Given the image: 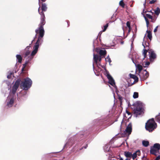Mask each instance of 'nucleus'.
<instances>
[{
	"mask_svg": "<svg viewBox=\"0 0 160 160\" xmlns=\"http://www.w3.org/2000/svg\"><path fill=\"white\" fill-rule=\"evenodd\" d=\"M35 32L36 34H38V40L34 46L35 48V51L38 49L40 45H41L43 42V37L44 35L45 31L43 27H39L36 29Z\"/></svg>",
	"mask_w": 160,
	"mask_h": 160,
	"instance_id": "obj_1",
	"label": "nucleus"
},
{
	"mask_svg": "<svg viewBox=\"0 0 160 160\" xmlns=\"http://www.w3.org/2000/svg\"><path fill=\"white\" fill-rule=\"evenodd\" d=\"M134 108L133 109L135 117H137L143 113L144 104L140 101H138L134 104Z\"/></svg>",
	"mask_w": 160,
	"mask_h": 160,
	"instance_id": "obj_2",
	"label": "nucleus"
},
{
	"mask_svg": "<svg viewBox=\"0 0 160 160\" xmlns=\"http://www.w3.org/2000/svg\"><path fill=\"white\" fill-rule=\"evenodd\" d=\"M32 81L28 77L24 78L23 80L21 81L20 86L21 88L25 91L28 90L32 86Z\"/></svg>",
	"mask_w": 160,
	"mask_h": 160,
	"instance_id": "obj_3",
	"label": "nucleus"
},
{
	"mask_svg": "<svg viewBox=\"0 0 160 160\" xmlns=\"http://www.w3.org/2000/svg\"><path fill=\"white\" fill-rule=\"evenodd\" d=\"M157 127L153 118H152L148 121L145 124L146 130L149 132H152Z\"/></svg>",
	"mask_w": 160,
	"mask_h": 160,
	"instance_id": "obj_4",
	"label": "nucleus"
},
{
	"mask_svg": "<svg viewBox=\"0 0 160 160\" xmlns=\"http://www.w3.org/2000/svg\"><path fill=\"white\" fill-rule=\"evenodd\" d=\"M16 97L17 96L15 95L9 94L5 102L6 106L8 107H12L13 105Z\"/></svg>",
	"mask_w": 160,
	"mask_h": 160,
	"instance_id": "obj_5",
	"label": "nucleus"
},
{
	"mask_svg": "<svg viewBox=\"0 0 160 160\" xmlns=\"http://www.w3.org/2000/svg\"><path fill=\"white\" fill-rule=\"evenodd\" d=\"M20 82L21 80L19 79H18L16 80L12 87V89L10 90L9 94L15 95L17 89L18 88L19 86L20 85Z\"/></svg>",
	"mask_w": 160,
	"mask_h": 160,
	"instance_id": "obj_6",
	"label": "nucleus"
},
{
	"mask_svg": "<svg viewBox=\"0 0 160 160\" xmlns=\"http://www.w3.org/2000/svg\"><path fill=\"white\" fill-rule=\"evenodd\" d=\"M149 53V59L150 62H153L156 59L157 55L154 50L149 49L148 52Z\"/></svg>",
	"mask_w": 160,
	"mask_h": 160,
	"instance_id": "obj_7",
	"label": "nucleus"
},
{
	"mask_svg": "<svg viewBox=\"0 0 160 160\" xmlns=\"http://www.w3.org/2000/svg\"><path fill=\"white\" fill-rule=\"evenodd\" d=\"M149 75V73L146 70L142 71L139 73V76L140 77L141 80L144 81L146 79Z\"/></svg>",
	"mask_w": 160,
	"mask_h": 160,
	"instance_id": "obj_8",
	"label": "nucleus"
},
{
	"mask_svg": "<svg viewBox=\"0 0 160 160\" xmlns=\"http://www.w3.org/2000/svg\"><path fill=\"white\" fill-rule=\"evenodd\" d=\"M33 50L32 51L31 54L27 58H25L26 60L25 61V64L27 65V64L29 62L32 60L34 56L38 52V49H37V50L35 51V48H33Z\"/></svg>",
	"mask_w": 160,
	"mask_h": 160,
	"instance_id": "obj_9",
	"label": "nucleus"
},
{
	"mask_svg": "<svg viewBox=\"0 0 160 160\" xmlns=\"http://www.w3.org/2000/svg\"><path fill=\"white\" fill-rule=\"evenodd\" d=\"M106 74L107 78L109 80L108 83L113 87H114L116 89H117V87L115 85V81L112 77L109 74L108 72H107Z\"/></svg>",
	"mask_w": 160,
	"mask_h": 160,
	"instance_id": "obj_10",
	"label": "nucleus"
},
{
	"mask_svg": "<svg viewBox=\"0 0 160 160\" xmlns=\"http://www.w3.org/2000/svg\"><path fill=\"white\" fill-rule=\"evenodd\" d=\"M39 14L41 15V18L40 22L38 26L43 27V26L46 23L44 14L43 12H39Z\"/></svg>",
	"mask_w": 160,
	"mask_h": 160,
	"instance_id": "obj_11",
	"label": "nucleus"
},
{
	"mask_svg": "<svg viewBox=\"0 0 160 160\" xmlns=\"http://www.w3.org/2000/svg\"><path fill=\"white\" fill-rule=\"evenodd\" d=\"M75 136L70 138L67 142L66 143L64 146V148L66 146H71L74 144V142L76 139Z\"/></svg>",
	"mask_w": 160,
	"mask_h": 160,
	"instance_id": "obj_12",
	"label": "nucleus"
},
{
	"mask_svg": "<svg viewBox=\"0 0 160 160\" xmlns=\"http://www.w3.org/2000/svg\"><path fill=\"white\" fill-rule=\"evenodd\" d=\"M132 130V125L131 123H129L126 129L124 132L125 133L130 134Z\"/></svg>",
	"mask_w": 160,
	"mask_h": 160,
	"instance_id": "obj_13",
	"label": "nucleus"
},
{
	"mask_svg": "<svg viewBox=\"0 0 160 160\" xmlns=\"http://www.w3.org/2000/svg\"><path fill=\"white\" fill-rule=\"evenodd\" d=\"M27 94V92L25 91H21L20 92V94L21 95V97L20 98L19 97H18V94H17V96L18 97V99H19V100H24V98H23V97H25Z\"/></svg>",
	"mask_w": 160,
	"mask_h": 160,
	"instance_id": "obj_14",
	"label": "nucleus"
},
{
	"mask_svg": "<svg viewBox=\"0 0 160 160\" xmlns=\"http://www.w3.org/2000/svg\"><path fill=\"white\" fill-rule=\"evenodd\" d=\"M124 156L127 158L131 159L132 154L131 152H129L125 151L124 152Z\"/></svg>",
	"mask_w": 160,
	"mask_h": 160,
	"instance_id": "obj_15",
	"label": "nucleus"
},
{
	"mask_svg": "<svg viewBox=\"0 0 160 160\" xmlns=\"http://www.w3.org/2000/svg\"><path fill=\"white\" fill-rule=\"evenodd\" d=\"M142 45L144 47V49L143 50V52H142V55L143 56V58L142 59V60H143L145 59V58L146 57L147 54L148 52V50H147V49H145V47L144 44H143V43L142 44Z\"/></svg>",
	"mask_w": 160,
	"mask_h": 160,
	"instance_id": "obj_16",
	"label": "nucleus"
},
{
	"mask_svg": "<svg viewBox=\"0 0 160 160\" xmlns=\"http://www.w3.org/2000/svg\"><path fill=\"white\" fill-rule=\"evenodd\" d=\"M16 59L17 61L20 63H21L22 61V58L21 55L17 54L16 55Z\"/></svg>",
	"mask_w": 160,
	"mask_h": 160,
	"instance_id": "obj_17",
	"label": "nucleus"
},
{
	"mask_svg": "<svg viewBox=\"0 0 160 160\" xmlns=\"http://www.w3.org/2000/svg\"><path fill=\"white\" fill-rule=\"evenodd\" d=\"M93 61L94 62L96 63L97 64L98 59L99 58V56L97 54H93Z\"/></svg>",
	"mask_w": 160,
	"mask_h": 160,
	"instance_id": "obj_18",
	"label": "nucleus"
},
{
	"mask_svg": "<svg viewBox=\"0 0 160 160\" xmlns=\"http://www.w3.org/2000/svg\"><path fill=\"white\" fill-rule=\"evenodd\" d=\"M129 76L131 78H133V79H134V82H138V77L136 76L135 75L133 74H132L130 73L129 74Z\"/></svg>",
	"mask_w": 160,
	"mask_h": 160,
	"instance_id": "obj_19",
	"label": "nucleus"
},
{
	"mask_svg": "<svg viewBox=\"0 0 160 160\" xmlns=\"http://www.w3.org/2000/svg\"><path fill=\"white\" fill-rule=\"evenodd\" d=\"M140 154V151L139 150L135 152H134L132 156V157L134 160L137 157V155H139Z\"/></svg>",
	"mask_w": 160,
	"mask_h": 160,
	"instance_id": "obj_20",
	"label": "nucleus"
},
{
	"mask_svg": "<svg viewBox=\"0 0 160 160\" xmlns=\"http://www.w3.org/2000/svg\"><path fill=\"white\" fill-rule=\"evenodd\" d=\"M103 149L105 152H108L110 150V147L109 145L106 144L104 147Z\"/></svg>",
	"mask_w": 160,
	"mask_h": 160,
	"instance_id": "obj_21",
	"label": "nucleus"
},
{
	"mask_svg": "<svg viewBox=\"0 0 160 160\" xmlns=\"http://www.w3.org/2000/svg\"><path fill=\"white\" fill-rule=\"evenodd\" d=\"M107 52L104 49L100 50L99 51V54L100 56H104L106 54Z\"/></svg>",
	"mask_w": 160,
	"mask_h": 160,
	"instance_id": "obj_22",
	"label": "nucleus"
},
{
	"mask_svg": "<svg viewBox=\"0 0 160 160\" xmlns=\"http://www.w3.org/2000/svg\"><path fill=\"white\" fill-rule=\"evenodd\" d=\"M158 151L153 148H152L150 149V153L151 154L156 155Z\"/></svg>",
	"mask_w": 160,
	"mask_h": 160,
	"instance_id": "obj_23",
	"label": "nucleus"
},
{
	"mask_svg": "<svg viewBox=\"0 0 160 160\" xmlns=\"http://www.w3.org/2000/svg\"><path fill=\"white\" fill-rule=\"evenodd\" d=\"M153 148L158 151L160 149V144L158 143H156L154 144Z\"/></svg>",
	"mask_w": 160,
	"mask_h": 160,
	"instance_id": "obj_24",
	"label": "nucleus"
},
{
	"mask_svg": "<svg viewBox=\"0 0 160 160\" xmlns=\"http://www.w3.org/2000/svg\"><path fill=\"white\" fill-rule=\"evenodd\" d=\"M13 72L11 71H9L7 72V78L8 79L11 78L12 77V76H13Z\"/></svg>",
	"mask_w": 160,
	"mask_h": 160,
	"instance_id": "obj_25",
	"label": "nucleus"
},
{
	"mask_svg": "<svg viewBox=\"0 0 160 160\" xmlns=\"http://www.w3.org/2000/svg\"><path fill=\"white\" fill-rule=\"evenodd\" d=\"M109 160H122V158H121L120 156L117 157H114L111 158H109Z\"/></svg>",
	"mask_w": 160,
	"mask_h": 160,
	"instance_id": "obj_26",
	"label": "nucleus"
},
{
	"mask_svg": "<svg viewBox=\"0 0 160 160\" xmlns=\"http://www.w3.org/2000/svg\"><path fill=\"white\" fill-rule=\"evenodd\" d=\"M136 67L137 68V69L139 73H140L142 72V66L140 64H137L136 66Z\"/></svg>",
	"mask_w": 160,
	"mask_h": 160,
	"instance_id": "obj_27",
	"label": "nucleus"
},
{
	"mask_svg": "<svg viewBox=\"0 0 160 160\" xmlns=\"http://www.w3.org/2000/svg\"><path fill=\"white\" fill-rule=\"evenodd\" d=\"M41 8L42 11V12L46 11L47 8L46 4L45 3H42Z\"/></svg>",
	"mask_w": 160,
	"mask_h": 160,
	"instance_id": "obj_28",
	"label": "nucleus"
},
{
	"mask_svg": "<svg viewBox=\"0 0 160 160\" xmlns=\"http://www.w3.org/2000/svg\"><path fill=\"white\" fill-rule=\"evenodd\" d=\"M149 142L147 141L143 140L142 141V144L143 146L147 147L149 145Z\"/></svg>",
	"mask_w": 160,
	"mask_h": 160,
	"instance_id": "obj_29",
	"label": "nucleus"
},
{
	"mask_svg": "<svg viewBox=\"0 0 160 160\" xmlns=\"http://www.w3.org/2000/svg\"><path fill=\"white\" fill-rule=\"evenodd\" d=\"M147 32L148 33V38L150 40H151L152 37L151 32L150 31H148V30L147 31Z\"/></svg>",
	"mask_w": 160,
	"mask_h": 160,
	"instance_id": "obj_30",
	"label": "nucleus"
},
{
	"mask_svg": "<svg viewBox=\"0 0 160 160\" xmlns=\"http://www.w3.org/2000/svg\"><path fill=\"white\" fill-rule=\"evenodd\" d=\"M155 14L158 15L160 13V9L159 7H157L156 9L154 11Z\"/></svg>",
	"mask_w": 160,
	"mask_h": 160,
	"instance_id": "obj_31",
	"label": "nucleus"
},
{
	"mask_svg": "<svg viewBox=\"0 0 160 160\" xmlns=\"http://www.w3.org/2000/svg\"><path fill=\"white\" fill-rule=\"evenodd\" d=\"M138 97V92H135L133 93V97L134 98H136Z\"/></svg>",
	"mask_w": 160,
	"mask_h": 160,
	"instance_id": "obj_32",
	"label": "nucleus"
},
{
	"mask_svg": "<svg viewBox=\"0 0 160 160\" xmlns=\"http://www.w3.org/2000/svg\"><path fill=\"white\" fill-rule=\"evenodd\" d=\"M159 115L160 113H159L158 115H157L155 117L156 121L159 123H160V117H159Z\"/></svg>",
	"mask_w": 160,
	"mask_h": 160,
	"instance_id": "obj_33",
	"label": "nucleus"
},
{
	"mask_svg": "<svg viewBox=\"0 0 160 160\" xmlns=\"http://www.w3.org/2000/svg\"><path fill=\"white\" fill-rule=\"evenodd\" d=\"M143 17L146 22L147 27V28H148L149 24V21L148 19L146 18L145 16L144 15Z\"/></svg>",
	"mask_w": 160,
	"mask_h": 160,
	"instance_id": "obj_34",
	"label": "nucleus"
},
{
	"mask_svg": "<svg viewBox=\"0 0 160 160\" xmlns=\"http://www.w3.org/2000/svg\"><path fill=\"white\" fill-rule=\"evenodd\" d=\"M105 60L106 62H108L110 64L111 62V59L109 57V56L108 55L107 56L106 58H105Z\"/></svg>",
	"mask_w": 160,
	"mask_h": 160,
	"instance_id": "obj_35",
	"label": "nucleus"
},
{
	"mask_svg": "<svg viewBox=\"0 0 160 160\" xmlns=\"http://www.w3.org/2000/svg\"><path fill=\"white\" fill-rule=\"evenodd\" d=\"M30 51H27L25 52L24 55V58H27V57L30 54Z\"/></svg>",
	"mask_w": 160,
	"mask_h": 160,
	"instance_id": "obj_36",
	"label": "nucleus"
},
{
	"mask_svg": "<svg viewBox=\"0 0 160 160\" xmlns=\"http://www.w3.org/2000/svg\"><path fill=\"white\" fill-rule=\"evenodd\" d=\"M150 63L149 62H146L145 63L143 67L145 68L147 67L149 65Z\"/></svg>",
	"mask_w": 160,
	"mask_h": 160,
	"instance_id": "obj_37",
	"label": "nucleus"
},
{
	"mask_svg": "<svg viewBox=\"0 0 160 160\" xmlns=\"http://www.w3.org/2000/svg\"><path fill=\"white\" fill-rule=\"evenodd\" d=\"M108 24L107 23L104 26V28L103 30V32H104L106 30L107 28L108 27Z\"/></svg>",
	"mask_w": 160,
	"mask_h": 160,
	"instance_id": "obj_38",
	"label": "nucleus"
},
{
	"mask_svg": "<svg viewBox=\"0 0 160 160\" xmlns=\"http://www.w3.org/2000/svg\"><path fill=\"white\" fill-rule=\"evenodd\" d=\"M119 4L122 7H124V4L122 0H121L119 2Z\"/></svg>",
	"mask_w": 160,
	"mask_h": 160,
	"instance_id": "obj_39",
	"label": "nucleus"
},
{
	"mask_svg": "<svg viewBox=\"0 0 160 160\" xmlns=\"http://www.w3.org/2000/svg\"><path fill=\"white\" fill-rule=\"evenodd\" d=\"M146 16L147 17H148L149 19H152V17L151 15L148 14H146Z\"/></svg>",
	"mask_w": 160,
	"mask_h": 160,
	"instance_id": "obj_40",
	"label": "nucleus"
},
{
	"mask_svg": "<svg viewBox=\"0 0 160 160\" xmlns=\"http://www.w3.org/2000/svg\"><path fill=\"white\" fill-rule=\"evenodd\" d=\"M126 25L129 28H130V23L129 22H127L126 23Z\"/></svg>",
	"mask_w": 160,
	"mask_h": 160,
	"instance_id": "obj_41",
	"label": "nucleus"
},
{
	"mask_svg": "<svg viewBox=\"0 0 160 160\" xmlns=\"http://www.w3.org/2000/svg\"><path fill=\"white\" fill-rule=\"evenodd\" d=\"M156 0H152L149 2V3L151 4H153L156 2Z\"/></svg>",
	"mask_w": 160,
	"mask_h": 160,
	"instance_id": "obj_42",
	"label": "nucleus"
},
{
	"mask_svg": "<svg viewBox=\"0 0 160 160\" xmlns=\"http://www.w3.org/2000/svg\"><path fill=\"white\" fill-rule=\"evenodd\" d=\"M8 86H9L10 84V82L8 80L5 81H4Z\"/></svg>",
	"mask_w": 160,
	"mask_h": 160,
	"instance_id": "obj_43",
	"label": "nucleus"
},
{
	"mask_svg": "<svg viewBox=\"0 0 160 160\" xmlns=\"http://www.w3.org/2000/svg\"><path fill=\"white\" fill-rule=\"evenodd\" d=\"M158 26H157L156 28H155L154 29V32H156L157 31V29H158Z\"/></svg>",
	"mask_w": 160,
	"mask_h": 160,
	"instance_id": "obj_44",
	"label": "nucleus"
},
{
	"mask_svg": "<svg viewBox=\"0 0 160 160\" xmlns=\"http://www.w3.org/2000/svg\"><path fill=\"white\" fill-rule=\"evenodd\" d=\"M160 159V155H158L155 159V160H159Z\"/></svg>",
	"mask_w": 160,
	"mask_h": 160,
	"instance_id": "obj_45",
	"label": "nucleus"
},
{
	"mask_svg": "<svg viewBox=\"0 0 160 160\" xmlns=\"http://www.w3.org/2000/svg\"><path fill=\"white\" fill-rule=\"evenodd\" d=\"M27 64H25V63L24 64H23V67L22 68V70H23L24 68L26 67L27 66Z\"/></svg>",
	"mask_w": 160,
	"mask_h": 160,
	"instance_id": "obj_46",
	"label": "nucleus"
},
{
	"mask_svg": "<svg viewBox=\"0 0 160 160\" xmlns=\"http://www.w3.org/2000/svg\"><path fill=\"white\" fill-rule=\"evenodd\" d=\"M95 51H96L97 52H99V51H100L99 49L98 48H96V50H95Z\"/></svg>",
	"mask_w": 160,
	"mask_h": 160,
	"instance_id": "obj_47",
	"label": "nucleus"
},
{
	"mask_svg": "<svg viewBox=\"0 0 160 160\" xmlns=\"http://www.w3.org/2000/svg\"><path fill=\"white\" fill-rule=\"evenodd\" d=\"M126 112L128 115H131V113L130 112H129V111H128L127 110L126 111Z\"/></svg>",
	"mask_w": 160,
	"mask_h": 160,
	"instance_id": "obj_48",
	"label": "nucleus"
},
{
	"mask_svg": "<svg viewBox=\"0 0 160 160\" xmlns=\"http://www.w3.org/2000/svg\"><path fill=\"white\" fill-rule=\"evenodd\" d=\"M87 147L88 145L87 144L85 147H82L81 149H80V150L82 149L83 148H84L85 149H86L87 148Z\"/></svg>",
	"mask_w": 160,
	"mask_h": 160,
	"instance_id": "obj_49",
	"label": "nucleus"
},
{
	"mask_svg": "<svg viewBox=\"0 0 160 160\" xmlns=\"http://www.w3.org/2000/svg\"><path fill=\"white\" fill-rule=\"evenodd\" d=\"M146 3V0H145V1L144 3H143V6H144V8H145Z\"/></svg>",
	"mask_w": 160,
	"mask_h": 160,
	"instance_id": "obj_50",
	"label": "nucleus"
},
{
	"mask_svg": "<svg viewBox=\"0 0 160 160\" xmlns=\"http://www.w3.org/2000/svg\"><path fill=\"white\" fill-rule=\"evenodd\" d=\"M30 45H29L28 46L26 47V49H29L30 48Z\"/></svg>",
	"mask_w": 160,
	"mask_h": 160,
	"instance_id": "obj_51",
	"label": "nucleus"
},
{
	"mask_svg": "<svg viewBox=\"0 0 160 160\" xmlns=\"http://www.w3.org/2000/svg\"><path fill=\"white\" fill-rule=\"evenodd\" d=\"M40 0H38V1H39V4H40ZM42 2H45L46 0H41Z\"/></svg>",
	"mask_w": 160,
	"mask_h": 160,
	"instance_id": "obj_52",
	"label": "nucleus"
},
{
	"mask_svg": "<svg viewBox=\"0 0 160 160\" xmlns=\"http://www.w3.org/2000/svg\"><path fill=\"white\" fill-rule=\"evenodd\" d=\"M101 56H99V58L98 59V60L99 61H101Z\"/></svg>",
	"mask_w": 160,
	"mask_h": 160,
	"instance_id": "obj_53",
	"label": "nucleus"
},
{
	"mask_svg": "<svg viewBox=\"0 0 160 160\" xmlns=\"http://www.w3.org/2000/svg\"><path fill=\"white\" fill-rule=\"evenodd\" d=\"M132 60L133 62L136 65V62H135V61H134V60L133 59V58H132Z\"/></svg>",
	"mask_w": 160,
	"mask_h": 160,
	"instance_id": "obj_54",
	"label": "nucleus"
},
{
	"mask_svg": "<svg viewBox=\"0 0 160 160\" xmlns=\"http://www.w3.org/2000/svg\"><path fill=\"white\" fill-rule=\"evenodd\" d=\"M152 12V11L151 10L149 11H145V13H146L147 12Z\"/></svg>",
	"mask_w": 160,
	"mask_h": 160,
	"instance_id": "obj_55",
	"label": "nucleus"
},
{
	"mask_svg": "<svg viewBox=\"0 0 160 160\" xmlns=\"http://www.w3.org/2000/svg\"><path fill=\"white\" fill-rule=\"evenodd\" d=\"M116 15V14H115V15L114 14L112 16V17H111V18H113V17L114 16H115Z\"/></svg>",
	"mask_w": 160,
	"mask_h": 160,
	"instance_id": "obj_56",
	"label": "nucleus"
},
{
	"mask_svg": "<svg viewBox=\"0 0 160 160\" xmlns=\"http://www.w3.org/2000/svg\"><path fill=\"white\" fill-rule=\"evenodd\" d=\"M146 159V158L145 157L143 156L142 158V159L143 160H144L145 159Z\"/></svg>",
	"mask_w": 160,
	"mask_h": 160,
	"instance_id": "obj_57",
	"label": "nucleus"
},
{
	"mask_svg": "<svg viewBox=\"0 0 160 160\" xmlns=\"http://www.w3.org/2000/svg\"><path fill=\"white\" fill-rule=\"evenodd\" d=\"M144 11H145L144 9H143V12H142V14H143V13H145Z\"/></svg>",
	"mask_w": 160,
	"mask_h": 160,
	"instance_id": "obj_58",
	"label": "nucleus"
},
{
	"mask_svg": "<svg viewBox=\"0 0 160 160\" xmlns=\"http://www.w3.org/2000/svg\"><path fill=\"white\" fill-rule=\"evenodd\" d=\"M40 5H39V7L38 8V12L39 13V12H40Z\"/></svg>",
	"mask_w": 160,
	"mask_h": 160,
	"instance_id": "obj_59",
	"label": "nucleus"
},
{
	"mask_svg": "<svg viewBox=\"0 0 160 160\" xmlns=\"http://www.w3.org/2000/svg\"><path fill=\"white\" fill-rule=\"evenodd\" d=\"M122 160H123L122 158ZM125 160H130V159L127 158Z\"/></svg>",
	"mask_w": 160,
	"mask_h": 160,
	"instance_id": "obj_60",
	"label": "nucleus"
},
{
	"mask_svg": "<svg viewBox=\"0 0 160 160\" xmlns=\"http://www.w3.org/2000/svg\"><path fill=\"white\" fill-rule=\"evenodd\" d=\"M34 39H33L32 41V42H31V43L30 44H30V45L31 44H32V42H33V41H34Z\"/></svg>",
	"mask_w": 160,
	"mask_h": 160,
	"instance_id": "obj_61",
	"label": "nucleus"
},
{
	"mask_svg": "<svg viewBox=\"0 0 160 160\" xmlns=\"http://www.w3.org/2000/svg\"><path fill=\"white\" fill-rule=\"evenodd\" d=\"M147 47H148V50H149V47H148V46H146V48H147Z\"/></svg>",
	"mask_w": 160,
	"mask_h": 160,
	"instance_id": "obj_62",
	"label": "nucleus"
},
{
	"mask_svg": "<svg viewBox=\"0 0 160 160\" xmlns=\"http://www.w3.org/2000/svg\"><path fill=\"white\" fill-rule=\"evenodd\" d=\"M93 69H94V64H93Z\"/></svg>",
	"mask_w": 160,
	"mask_h": 160,
	"instance_id": "obj_63",
	"label": "nucleus"
},
{
	"mask_svg": "<svg viewBox=\"0 0 160 160\" xmlns=\"http://www.w3.org/2000/svg\"><path fill=\"white\" fill-rule=\"evenodd\" d=\"M82 142H83V141L81 142H80L79 143H82Z\"/></svg>",
	"mask_w": 160,
	"mask_h": 160,
	"instance_id": "obj_64",
	"label": "nucleus"
}]
</instances>
